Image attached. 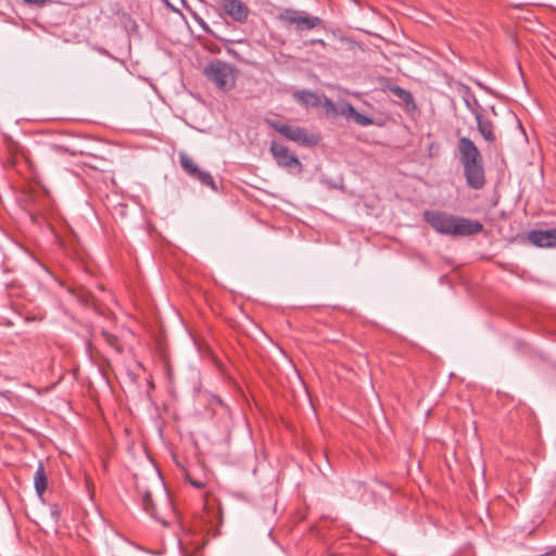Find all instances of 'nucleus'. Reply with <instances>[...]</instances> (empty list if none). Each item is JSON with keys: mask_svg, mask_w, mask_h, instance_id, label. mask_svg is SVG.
<instances>
[{"mask_svg": "<svg viewBox=\"0 0 556 556\" xmlns=\"http://www.w3.org/2000/svg\"><path fill=\"white\" fill-rule=\"evenodd\" d=\"M424 219L438 232L445 236L467 237L482 231L478 220L455 216L440 211H426Z\"/></svg>", "mask_w": 556, "mask_h": 556, "instance_id": "1", "label": "nucleus"}, {"mask_svg": "<svg viewBox=\"0 0 556 556\" xmlns=\"http://www.w3.org/2000/svg\"><path fill=\"white\" fill-rule=\"evenodd\" d=\"M458 152L467 186L473 190L482 189L485 174L479 149L470 138L462 137L458 140Z\"/></svg>", "mask_w": 556, "mask_h": 556, "instance_id": "2", "label": "nucleus"}, {"mask_svg": "<svg viewBox=\"0 0 556 556\" xmlns=\"http://www.w3.org/2000/svg\"><path fill=\"white\" fill-rule=\"evenodd\" d=\"M277 20L285 28L289 30L293 29L298 33L315 29L323 26L324 23L319 16L312 15L304 10L290 8L282 9L278 13Z\"/></svg>", "mask_w": 556, "mask_h": 556, "instance_id": "3", "label": "nucleus"}, {"mask_svg": "<svg viewBox=\"0 0 556 556\" xmlns=\"http://www.w3.org/2000/svg\"><path fill=\"white\" fill-rule=\"evenodd\" d=\"M204 74L208 80L223 91H228L235 87L236 68L225 61L218 59L211 61L205 66Z\"/></svg>", "mask_w": 556, "mask_h": 556, "instance_id": "4", "label": "nucleus"}, {"mask_svg": "<svg viewBox=\"0 0 556 556\" xmlns=\"http://www.w3.org/2000/svg\"><path fill=\"white\" fill-rule=\"evenodd\" d=\"M270 153L279 167L289 173L300 174L303 169L300 160L283 144L273 140L270 142Z\"/></svg>", "mask_w": 556, "mask_h": 556, "instance_id": "5", "label": "nucleus"}, {"mask_svg": "<svg viewBox=\"0 0 556 556\" xmlns=\"http://www.w3.org/2000/svg\"><path fill=\"white\" fill-rule=\"evenodd\" d=\"M179 162L184 172L193 180L199 181L202 186L208 187L216 191L215 180L210 172L201 169L198 164L185 152L179 153Z\"/></svg>", "mask_w": 556, "mask_h": 556, "instance_id": "6", "label": "nucleus"}, {"mask_svg": "<svg viewBox=\"0 0 556 556\" xmlns=\"http://www.w3.org/2000/svg\"><path fill=\"white\" fill-rule=\"evenodd\" d=\"M281 135L290 141H293L302 147H314L319 142V136L307 132L303 127L287 126L281 128Z\"/></svg>", "mask_w": 556, "mask_h": 556, "instance_id": "7", "label": "nucleus"}, {"mask_svg": "<svg viewBox=\"0 0 556 556\" xmlns=\"http://www.w3.org/2000/svg\"><path fill=\"white\" fill-rule=\"evenodd\" d=\"M224 12L235 22L244 23L249 16V8L242 0H220Z\"/></svg>", "mask_w": 556, "mask_h": 556, "instance_id": "8", "label": "nucleus"}, {"mask_svg": "<svg viewBox=\"0 0 556 556\" xmlns=\"http://www.w3.org/2000/svg\"><path fill=\"white\" fill-rule=\"evenodd\" d=\"M529 241L540 248L556 245V228L548 230H532L529 232Z\"/></svg>", "mask_w": 556, "mask_h": 556, "instance_id": "9", "label": "nucleus"}, {"mask_svg": "<svg viewBox=\"0 0 556 556\" xmlns=\"http://www.w3.org/2000/svg\"><path fill=\"white\" fill-rule=\"evenodd\" d=\"M137 493L141 498V505H142L143 510L147 514H149L151 517H153L154 519L160 521L162 525L166 526L167 523L165 522V520L160 518L156 514V508H155L154 502L151 497L150 490L148 488H146L144 485H141L138 483L137 484Z\"/></svg>", "mask_w": 556, "mask_h": 556, "instance_id": "10", "label": "nucleus"}, {"mask_svg": "<svg viewBox=\"0 0 556 556\" xmlns=\"http://www.w3.org/2000/svg\"><path fill=\"white\" fill-rule=\"evenodd\" d=\"M293 98L306 109L319 106L323 99V97L311 90L295 91Z\"/></svg>", "mask_w": 556, "mask_h": 556, "instance_id": "11", "label": "nucleus"}, {"mask_svg": "<svg viewBox=\"0 0 556 556\" xmlns=\"http://www.w3.org/2000/svg\"><path fill=\"white\" fill-rule=\"evenodd\" d=\"M477 122V127L481 136L488 141V142H494L496 137L493 131V123L490 119H485L482 114H476L475 116Z\"/></svg>", "mask_w": 556, "mask_h": 556, "instance_id": "12", "label": "nucleus"}, {"mask_svg": "<svg viewBox=\"0 0 556 556\" xmlns=\"http://www.w3.org/2000/svg\"><path fill=\"white\" fill-rule=\"evenodd\" d=\"M389 90L399 99L401 100L402 102L405 103V105L407 106V109H413L415 110L416 109V103H415V100L412 96V93L400 87V86H396V85H393V86H390L389 87Z\"/></svg>", "mask_w": 556, "mask_h": 556, "instance_id": "13", "label": "nucleus"}, {"mask_svg": "<svg viewBox=\"0 0 556 556\" xmlns=\"http://www.w3.org/2000/svg\"><path fill=\"white\" fill-rule=\"evenodd\" d=\"M34 485L36 493L41 497L47 490V476L45 471V467L42 463H39L35 476H34Z\"/></svg>", "mask_w": 556, "mask_h": 556, "instance_id": "14", "label": "nucleus"}, {"mask_svg": "<svg viewBox=\"0 0 556 556\" xmlns=\"http://www.w3.org/2000/svg\"><path fill=\"white\" fill-rule=\"evenodd\" d=\"M463 99L466 108L472 113L473 116H476V114H480L479 109H481V106L476 96L470 91V89L466 90Z\"/></svg>", "mask_w": 556, "mask_h": 556, "instance_id": "15", "label": "nucleus"}, {"mask_svg": "<svg viewBox=\"0 0 556 556\" xmlns=\"http://www.w3.org/2000/svg\"><path fill=\"white\" fill-rule=\"evenodd\" d=\"M326 111L328 116H337L339 115V109L337 105L326 96H323L321 104Z\"/></svg>", "mask_w": 556, "mask_h": 556, "instance_id": "16", "label": "nucleus"}, {"mask_svg": "<svg viewBox=\"0 0 556 556\" xmlns=\"http://www.w3.org/2000/svg\"><path fill=\"white\" fill-rule=\"evenodd\" d=\"M356 112V109L349 102H343L339 109V115H343L351 118H353Z\"/></svg>", "mask_w": 556, "mask_h": 556, "instance_id": "17", "label": "nucleus"}, {"mask_svg": "<svg viewBox=\"0 0 556 556\" xmlns=\"http://www.w3.org/2000/svg\"><path fill=\"white\" fill-rule=\"evenodd\" d=\"M353 119L361 126H369L372 124V118L361 114L358 111L353 116Z\"/></svg>", "mask_w": 556, "mask_h": 556, "instance_id": "18", "label": "nucleus"}, {"mask_svg": "<svg viewBox=\"0 0 556 556\" xmlns=\"http://www.w3.org/2000/svg\"><path fill=\"white\" fill-rule=\"evenodd\" d=\"M266 124L269 127H271L273 129H275L276 131H278L280 135H281V128L288 126V124L282 123L278 119H266Z\"/></svg>", "mask_w": 556, "mask_h": 556, "instance_id": "19", "label": "nucleus"}, {"mask_svg": "<svg viewBox=\"0 0 556 556\" xmlns=\"http://www.w3.org/2000/svg\"><path fill=\"white\" fill-rule=\"evenodd\" d=\"M24 2L27 4L43 7L49 2V0H24Z\"/></svg>", "mask_w": 556, "mask_h": 556, "instance_id": "20", "label": "nucleus"}, {"mask_svg": "<svg viewBox=\"0 0 556 556\" xmlns=\"http://www.w3.org/2000/svg\"><path fill=\"white\" fill-rule=\"evenodd\" d=\"M189 483L192 486L197 488V489H203L204 488V483L203 482L198 481V480H193V479H190V478H189Z\"/></svg>", "mask_w": 556, "mask_h": 556, "instance_id": "21", "label": "nucleus"}, {"mask_svg": "<svg viewBox=\"0 0 556 556\" xmlns=\"http://www.w3.org/2000/svg\"><path fill=\"white\" fill-rule=\"evenodd\" d=\"M309 43H312V45L316 43V45H320V46H323V47H325V46H326V42H325L323 39H312V40L309 41Z\"/></svg>", "mask_w": 556, "mask_h": 556, "instance_id": "22", "label": "nucleus"}, {"mask_svg": "<svg viewBox=\"0 0 556 556\" xmlns=\"http://www.w3.org/2000/svg\"><path fill=\"white\" fill-rule=\"evenodd\" d=\"M164 3H165V4H166V7H167L168 9H170L173 12H179L175 7H173V5L168 2V0H164Z\"/></svg>", "mask_w": 556, "mask_h": 556, "instance_id": "23", "label": "nucleus"}, {"mask_svg": "<svg viewBox=\"0 0 556 556\" xmlns=\"http://www.w3.org/2000/svg\"><path fill=\"white\" fill-rule=\"evenodd\" d=\"M51 513H52V515H53V516H55V517H56V516H58V509H56V507L52 508Z\"/></svg>", "mask_w": 556, "mask_h": 556, "instance_id": "24", "label": "nucleus"}]
</instances>
